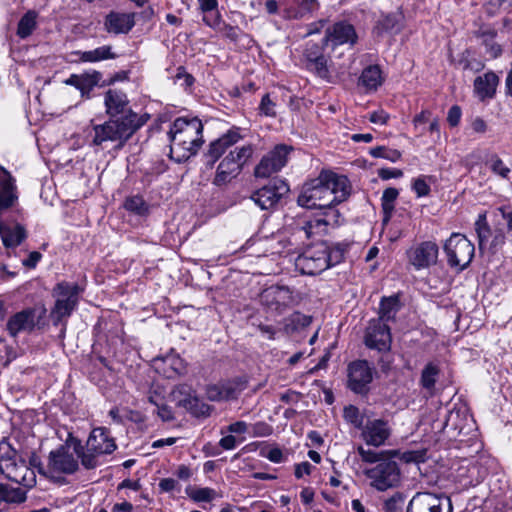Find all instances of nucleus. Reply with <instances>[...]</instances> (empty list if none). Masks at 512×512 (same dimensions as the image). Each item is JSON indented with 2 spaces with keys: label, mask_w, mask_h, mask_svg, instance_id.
Segmentation results:
<instances>
[{
  "label": "nucleus",
  "mask_w": 512,
  "mask_h": 512,
  "mask_svg": "<svg viewBox=\"0 0 512 512\" xmlns=\"http://www.w3.org/2000/svg\"><path fill=\"white\" fill-rule=\"evenodd\" d=\"M343 417L346 422L350 423L357 429L363 428L364 417L360 413L358 407L354 405H348L343 410Z\"/></svg>",
  "instance_id": "42"
},
{
  "label": "nucleus",
  "mask_w": 512,
  "mask_h": 512,
  "mask_svg": "<svg viewBox=\"0 0 512 512\" xmlns=\"http://www.w3.org/2000/svg\"><path fill=\"white\" fill-rule=\"evenodd\" d=\"M38 323L36 309L26 308L13 314L6 323L8 334L15 338L20 333H31Z\"/></svg>",
  "instance_id": "18"
},
{
  "label": "nucleus",
  "mask_w": 512,
  "mask_h": 512,
  "mask_svg": "<svg viewBox=\"0 0 512 512\" xmlns=\"http://www.w3.org/2000/svg\"><path fill=\"white\" fill-rule=\"evenodd\" d=\"M370 155L375 158H384L391 162H396L401 158V153L398 150L390 149L385 146H377L370 149Z\"/></svg>",
  "instance_id": "45"
},
{
  "label": "nucleus",
  "mask_w": 512,
  "mask_h": 512,
  "mask_svg": "<svg viewBox=\"0 0 512 512\" xmlns=\"http://www.w3.org/2000/svg\"><path fill=\"white\" fill-rule=\"evenodd\" d=\"M206 394L211 401H222L224 397L222 395L221 384L210 385L207 387Z\"/></svg>",
  "instance_id": "60"
},
{
  "label": "nucleus",
  "mask_w": 512,
  "mask_h": 512,
  "mask_svg": "<svg viewBox=\"0 0 512 512\" xmlns=\"http://www.w3.org/2000/svg\"><path fill=\"white\" fill-rule=\"evenodd\" d=\"M258 109L261 115L275 117L277 110L276 98L273 97L272 94L266 93L262 97Z\"/></svg>",
  "instance_id": "44"
},
{
  "label": "nucleus",
  "mask_w": 512,
  "mask_h": 512,
  "mask_svg": "<svg viewBox=\"0 0 512 512\" xmlns=\"http://www.w3.org/2000/svg\"><path fill=\"white\" fill-rule=\"evenodd\" d=\"M184 409L196 417H207L212 411L211 406L201 402L197 396H195V401H191V404L187 405Z\"/></svg>",
  "instance_id": "47"
},
{
  "label": "nucleus",
  "mask_w": 512,
  "mask_h": 512,
  "mask_svg": "<svg viewBox=\"0 0 512 512\" xmlns=\"http://www.w3.org/2000/svg\"><path fill=\"white\" fill-rule=\"evenodd\" d=\"M398 195H399V192L396 188L390 187V188H386L383 191V194L381 197V202H382L383 211L386 214L391 213V211H393L394 202L397 199Z\"/></svg>",
  "instance_id": "49"
},
{
  "label": "nucleus",
  "mask_w": 512,
  "mask_h": 512,
  "mask_svg": "<svg viewBox=\"0 0 512 512\" xmlns=\"http://www.w3.org/2000/svg\"><path fill=\"white\" fill-rule=\"evenodd\" d=\"M495 36H496V32L494 30H487V31H483L481 33V37L483 38V43L489 49L490 55L494 58L498 57L502 52L500 45L496 44L493 41Z\"/></svg>",
  "instance_id": "48"
},
{
  "label": "nucleus",
  "mask_w": 512,
  "mask_h": 512,
  "mask_svg": "<svg viewBox=\"0 0 512 512\" xmlns=\"http://www.w3.org/2000/svg\"><path fill=\"white\" fill-rule=\"evenodd\" d=\"M156 412L164 422H170L174 419V413L171 407L164 402L156 403Z\"/></svg>",
  "instance_id": "56"
},
{
  "label": "nucleus",
  "mask_w": 512,
  "mask_h": 512,
  "mask_svg": "<svg viewBox=\"0 0 512 512\" xmlns=\"http://www.w3.org/2000/svg\"><path fill=\"white\" fill-rule=\"evenodd\" d=\"M407 512H453V505L445 493L417 492L410 500Z\"/></svg>",
  "instance_id": "10"
},
{
  "label": "nucleus",
  "mask_w": 512,
  "mask_h": 512,
  "mask_svg": "<svg viewBox=\"0 0 512 512\" xmlns=\"http://www.w3.org/2000/svg\"><path fill=\"white\" fill-rule=\"evenodd\" d=\"M378 176L382 180H389L391 178H400L403 176V171L396 168H381L378 170Z\"/></svg>",
  "instance_id": "59"
},
{
  "label": "nucleus",
  "mask_w": 512,
  "mask_h": 512,
  "mask_svg": "<svg viewBox=\"0 0 512 512\" xmlns=\"http://www.w3.org/2000/svg\"><path fill=\"white\" fill-rule=\"evenodd\" d=\"M292 301V292L286 286H270L261 294V302L278 314H282Z\"/></svg>",
  "instance_id": "17"
},
{
  "label": "nucleus",
  "mask_w": 512,
  "mask_h": 512,
  "mask_svg": "<svg viewBox=\"0 0 512 512\" xmlns=\"http://www.w3.org/2000/svg\"><path fill=\"white\" fill-rule=\"evenodd\" d=\"M71 448L68 436L64 444L49 453L47 471L42 473L51 477L56 474H74L79 469V458L70 451Z\"/></svg>",
  "instance_id": "9"
},
{
  "label": "nucleus",
  "mask_w": 512,
  "mask_h": 512,
  "mask_svg": "<svg viewBox=\"0 0 512 512\" xmlns=\"http://www.w3.org/2000/svg\"><path fill=\"white\" fill-rule=\"evenodd\" d=\"M101 77L102 74L94 70L83 74H72L64 83L77 88L82 96L89 97L90 92L98 85Z\"/></svg>",
  "instance_id": "23"
},
{
  "label": "nucleus",
  "mask_w": 512,
  "mask_h": 512,
  "mask_svg": "<svg viewBox=\"0 0 512 512\" xmlns=\"http://www.w3.org/2000/svg\"><path fill=\"white\" fill-rule=\"evenodd\" d=\"M272 432L273 428L265 422H258L253 425V435L256 437L269 436Z\"/></svg>",
  "instance_id": "58"
},
{
  "label": "nucleus",
  "mask_w": 512,
  "mask_h": 512,
  "mask_svg": "<svg viewBox=\"0 0 512 512\" xmlns=\"http://www.w3.org/2000/svg\"><path fill=\"white\" fill-rule=\"evenodd\" d=\"M42 259V254L38 251L30 252L28 258L22 261L24 267L33 269L37 266L38 262Z\"/></svg>",
  "instance_id": "62"
},
{
  "label": "nucleus",
  "mask_w": 512,
  "mask_h": 512,
  "mask_svg": "<svg viewBox=\"0 0 512 512\" xmlns=\"http://www.w3.org/2000/svg\"><path fill=\"white\" fill-rule=\"evenodd\" d=\"M104 103L107 113L111 117H117L126 112L129 100L125 92L117 89H109L105 93Z\"/></svg>",
  "instance_id": "24"
},
{
  "label": "nucleus",
  "mask_w": 512,
  "mask_h": 512,
  "mask_svg": "<svg viewBox=\"0 0 512 512\" xmlns=\"http://www.w3.org/2000/svg\"><path fill=\"white\" fill-rule=\"evenodd\" d=\"M489 163L490 168L494 173L500 175L503 178L508 177L510 169L504 165L503 161L497 155L491 156Z\"/></svg>",
  "instance_id": "53"
},
{
  "label": "nucleus",
  "mask_w": 512,
  "mask_h": 512,
  "mask_svg": "<svg viewBox=\"0 0 512 512\" xmlns=\"http://www.w3.org/2000/svg\"><path fill=\"white\" fill-rule=\"evenodd\" d=\"M37 16L36 11L29 10L21 17L17 27V35L20 38L25 39L33 33L37 24Z\"/></svg>",
  "instance_id": "37"
},
{
  "label": "nucleus",
  "mask_w": 512,
  "mask_h": 512,
  "mask_svg": "<svg viewBox=\"0 0 512 512\" xmlns=\"http://www.w3.org/2000/svg\"><path fill=\"white\" fill-rule=\"evenodd\" d=\"M69 442L72 443L74 453L80 458L81 464L86 469H94L98 466V457L113 453L117 445L106 427L94 428L84 446L80 439L69 433Z\"/></svg>",
  "instance_id": "3"
},
{
  "label": "nucleus",
  "mask_w": 512,
  "mask_h": 512,
  "mask_svg": "<svg viewBox=\"0 0 512 512\" xmlns=\"http://www.w3.org/2000/svg\"><path fill=\"white\" fill-rule=\"evenodd\" d=\"M357 452L361 457V460L366 463H376L378 464L380 461H383L384 459H387L385 457L384 452H376L373 450H366L363 448V446H359L357 448Z\"/></svg>",
  "instance_id": "51"
},
{
  "label": "nucleus",
  "mask_w": 512,
  "mask_h": 512,
  "mask_svg": "<svg viewBox=\"0 0 512 512\" xmlns=\"http://www.w3.org/2000/svg\"><path fill=\"white\" fill-rule=\"evenodd\" d=\"M358 41L355 27L346 20L337 21L325 29L324 44L335 49L341 45L354 46Z\"/></svg>",
  "instance_id": "12"
},
{
  "label": "nucleus",
  "mask_w": 512,
  "mask_h": 512,
  "mask_svg": "<svg viewBox=\"0 0 512 512\" xmlns=\"http://www.w3.org/2000/svg\"><path fill=\"white\" fill-rule=\"evenodd\" d=\"M499 78L493 72H487L474 81V89L481 99L493 97Z\"/></svg>",
  "instance_id": "29"
},
{
  "label": "nucleus",
  "mask_w": 512,
  "mask_h": 512,
  "mask_svg": "<svg viewBox=\"0 0 512 512\" xmlns=\"http://www.w3.org/2000/svg\"><path fill=\"white\" fill-rule=\"evenodd\" d=\"M2 175L3 178H0V214L10 208L17 198L14 193V178L6 169H2Z\"/></svg>",
  "instance_id": "27"
},
{
  "label": "nucleus",
  "mask_w": 512,
  "mask_h": 512,
  "mask_svg": "<svg viewBox=\"0 0 512 512\" xmlns=\"http://www.w3.org/2000/svg\"><path fill=\"white\" fill-rule=\"evenodd\" d=\"M149 119L150 115L147 113H144L143 115H138L132 110H127V113L121 118L120 122L117 124V128H141L147 123Z\"/></svg>",
  "instance_id": "38"
},
{
  "label": "nucleus",
  "mask_w": 512,
  "mask_h": 512,
  "mask_svg": "<svg viewBox=\"0 0 512 512\" xmlns=\"http://www.w3.org/2000/svg\"><path fill=\"white\" fill-rule=\"evenodd\" d=\"M289 191V185L285 180L274 178L267 185L256 190L251 195V199L262 210H269L275 208Z\"/></svg>",
  "instance_id": "11"
},
{
  "label": "nucleus",
  "mask_w": 512,
  "mask_h": 512,
  "mask_svg": "<svg viewBox=\"0 0 512 512\" xmlns=\"http://www.w3.org/2000/svg\"><path fill=\"white\" fill-rule=\"evenodd\" d=\"M224 400H234L247 388V380L236 378L232 381L221 384Z\"/></svg>",
  "instance_id": "36"
},
{
  "label": "nucleus",
  "mask_w": 512,
  "mask_h": 512,
  "mask_svg": "<svg viewBox=\"0 0 512 512\" xmlns=\"http://www.w3.org/2000/svg\"><path fill=\"white\" fill-rule=\"evenodd\" d=\"M350 192L346 176L322 171L317 178L304 184L298 204L309 209H326L345 201Z\"/></svg>",
  "instance_id": "1"
},
{
  "label": "nucleus",
  "mask_w": 512,
  "mask_h": 512,
  "mask_svg": "<svg viewBox=\"0 0 512 512\" xmlns=\"http://www.w3.org/2000/svg\"><path fill=\"white\" fill-rule=\"evenodd\" d=\"M461 115L462 113L460 107L457 105L452 106L447 114V121L449 125L452 127L457 126L460 122Z\"/></svg>",
  "instance_id": "61"
},
{
  "label": "nucleus",
  "mask_w": 512,
  "mask_h": 512,
  "mask_svg": "<svg viewBox=\"0 0 512 512\" xmlns=\"http://www.w3.org/2000/svg\"><path fill=\"white\" fill-rule=\"evenodd\" d=\"M158 486L162 492H171L178 486V482L173 478H163Z\"/></svg>",
  "instance_id": "64"
},
{
  "label": "nucleus",
  "mask_w": 512,
  "mask_h": 512,
  "mask_svg": "<svg viewBox=\"0 0 512 512\" xmlns=\"http://www.w3.org/2000/svg\"><path fill=\"white\" fill-rule=\"evenodd\" d=\"M289 148L286 145H278L255 167L254 175L257 178H268L280 171L287 163Z\"/></svg>",
  "instance_id": "13"
},
{
  "label": "nucleus",
  "mask_w": 512,
  "mask_h": 512,
  "mask_svg": "<svg viewBox=\"0 0 512 512\" xmlns=\"http://www.w3.org/2000/svg\"><path fill=\"white\" fill-rule=\"evenodd\" d=\"M367 347L378 351H387L391 345V333L387 323L382 320H370L365 333Z\"/></svg>",
  "instance_id": "16"
},
{
  "label": "nucleus",
  "mask_w": 512,
  "mask_h": 512,
  "mask_svg": "<svg viewBox=\"0 0 512 512\" xmlns=\"http://www.w3.org/2000/svg\"><path fill=\"white\" fill-rule=\"evenodd\" d=\"M405 504V498L402 493L396 492L388 498L383 504L384 512H402Z\"/></svg>",
  "instance_id": "46"
},
{
  "label": "nucleus",
  "mask_w": 512,
  "mask_h": 512,
  "mask_svg": "<svg viewBox=\"0 0 512 512\" xmlns=\"http://www.w3.org/2000/svg\"><path fill=\"white\" fill-rule=\"evenodd\" d=\"M124 208L138 216H145L149 214V205L143 197L139 195L127 197L124 202Z\"/></svg>",
  "instance_id": "39"
},
{
  "label": "nucleus",
  "mask_w": 512,
  "mask_h": 512,
  "mask_svg": "<svg viewBox=\"0 0 512 512\" xmlns=\"http://www.w3.org/2000/svg\"><path fill=\"white\" fill-rule=\"evenodd\" d=\"M325 46L329 45L324 44L323 41L321 43L307 42L303 52L306 68L321 78L327 77L329 73L327 58L324 54Z\"/></svg>",
  "instance_id": "15"
},
{
  "label": "nucleus",
  "mask_w": 512,
  "mask_h": 512,
  "mask_svg": "<svg viewBox=\"0 0 512 512\" xmlns=\"http://www.w3.org/2000/svg\"><path fill=\"white\" fill-rule=\"evenodd\" d=\"M173 401L176 402L177 406L185 408L191 404V401H195V391L192 386L188 384L176 385L170 394Z\"/></svg>",
  "instance_id": "33"
},
{
  "label": "nucleus",
  "mask_w": 512,
  "mask_h": 512,
  "mask_svg": "<svg viewBox=\"0 0 512 512\" xmlns=\"http://www.w3.org/2000/svg\"><path fill=\"white\" fill-rule=\"evenodd\" d=\"M389 436L388 424L382 419L368 421L362 430V437L366 444L375 447L383 445Z\"/></svg>",
  "instance_id": "22"
},
{
  "label": "nucleus",
  "mask_w": 512,
  "mask_h": 512,
  "mask_svg": "<svg viewBox=\"0 0 512 512\" xmlns=\"http://www.w3.org/2000/svg\"><path fill=\"white\" fill-rule=\"evenodd\" d=\"M312 468L313 466L307 461L296 464L294 472L295 477L300 479L303 477V475H310Z\"/></svg>",
  "instance_id": "63"
},
{
  "label": "nucleus",
  "mask_w": 512,
  "mask_h": 512,
  "mask_svg": "<svg viewBox=\"0 0 512 512\" xmlns=\"http://www.w3.org/2000/svg\"><path fill=\"white\" fill-rule=\"evenodd\" d=\"M444 252L447 256L448 265L458 268L459 271L466 269L471 263L475 247L474 244L463 234L452 233L444 244Z\"/></svg>",
  "instance_id": "6"
},
{
  "label": "nucleus",
  "mask_w": 512,
  "mask_h": 512,
  "mask_svg": "<svg viewBox=\"0 0 512 512\" xmlns=\"http://www.w3.org/2000/svg\"><path fill=\"white\" fill-rule=\"evenodd\" d=\"M475 230L478 236V247L479 250H483L485 242L490 236V227L487 223L485 215H479L475 222Z\"/></svg>",
  "instance_id": "40"
},
{
  "label": "nucleus",
  "mask_w": 512,
  "mask_h": 512,
  "mask_svg": "<svg viewBox=\"0 0 512 512\" xmlns=\"http://www.w3.org/2000/svg\"><path fill=\"white\" fill-rule=\"evenodd\" d=\"M135 130H95V136L92 140L93 145L108 148L121 149L125 143L132 137Z\"/></svg>",
  "instance_id": "20"
},
{
  "label": "nucleus",
  "mask_w": 512,
  "mask_h": 512,
  "mask_svg": "<svg viewBox=\"0 0 512 512\" xmlns=\"http://www.w3.org/2000/svg\"><path fill=\"white\" fill-rule=\"evenodd\" d=\"M383 82L381 70L377 65H371L365 68L359 78V85L367 91H375Z\"/></svg>",
  "instance_id": "30"
},
{
  "label": "nucleus",
  "mask_w": 512,
  "mask_h": 512,
  "mask_svg": "<svg viewBox=\"0 0 512 512\" xmlns=\"http://www.w3.org/2000/svg\"><path fill=\"white\" fill-rule=\"evenodd\" d=\"M399 308L397 296L383 297L379 307V317L376 320H382L384 323L394 319Z\"/></svg>",
  "instance_id": "35"
},
{
  "label": "nucleus",
  "mask_w": 512,
  "mask_h": 512,
  "mask_svg": "<svg viewBox=\"0 0 512 512\" xmlns=\"http://www.w3.org/2000/svg\"><path fill=\"white\" fill-rule=\"evenodd\" d=\"M200 9L204 13L213 12L215 11V15L212 18H209L208 16L203 17V21L211 26L214 27L219 24V15L216 11L218 3L217 0H198Z\"/></svg>",
  "instance_id": "41"
},
{
  "label": "nucleus",
  "mask_w": 512,
  "mask_h": 512,
  "mask_svg": "<svg viewBox=\"0 0 512 512\" xmlns=\"http://www.w3.org/2000/svg\"><path fill=\"white\" fill-rule=\"evenodd\" d=\"M0 236L6 248H15L26 239L27 232L20 224L10 227L0 222Z\"/></svg>",
  "instance_id": "28"
},
{
  "label": "nucleus",
  "mask_w": 512,
  "mask_h": 512,
  "mask_svg": "<svg viewBox=\"0 0 512 512\" xmlns=\"http://www.w3.org/2000/svg\"><path fill=\"white\" fill-rule=\"evenodd\" d=\"M81 292L82 288L77 283L62 281L56 284L53 289V296L56 300L50 312L54 325L60 324L71 316L78 305Z\"/></svg>",
  "instance_id": "4"
},
{
  "label": "nucleus",
  "mask_w": 512,
  "mask_h": 512,
  "mask_svg": "<svg viewBox=\"0 0 512 512\" xmlns=\"http://www.w3.org/2000/svg\"><path fill=\"white\" fill-rule=\"evenodd\" d=\"M241 136L235 130H228V132L221 138L213 141L209 145L207 156L211 158L210 165H213L216 160L225 152L231 145L235 144Z\"/></svg>",
  "instance_id": "26"
},
{
  "label": "nucleus",
  "mask_w": 512,
  "mask_h": 512,
  "mask_svg": "<svg viewBox=\"0 0 512 512\" xmlns=\"http://www.w3.org/2000/svg\"><path fill=\"white\" fill-rule=\"evenodd\" d=\"M439 374H440L439 367L432 362H429L428 364H426L421 372V377H420V381H419L420 386L430 396H433L435 394V384L437 382Z\"/></svg>",
  "instance_id": "31"
},
{
  "label": "nucleus",
  "mask_w": 512,
  "mask_h": 512,
  "mask_svg": "<svg viewBox=\"0 0 512 512\" xmlns=\"http://www.w3.org/2000/svg\"><path fill=\"white\" fill-rule=\"evenodd\" d=\"M369 121L375 125H388L389 115L384 110H378L367 115Z\"/></svg>",
  "instance_id": "57"
},
{
  "label": "nucleus",
  "mask_w": 512,
  "mask_h": 512,
  "mask_svg": "<svg viewBox=\"0 0 512 512\" xmlns=\"http://www.w3.org/2000/svg\"><path fill=\"white\" fill-rule=\"evenodd\" d=\"M83 62H98L107 59H115L117 55L112 51V46L105 45L94 50L78 52Z\"/></svg>",
  "instance_id": "34"
},
{
  "label": "nucleus",
  "mask_w": 512,
  "mask_h": 512,
  "mask_svg": "<svg viewBox=\"0 0 512 512\" xmlns=\"http://www.w3.org/2000/svg\"><path fill=\"white\" fill-rule=\"evenodd\" d=\"M412 189L416 193L417 197L428 196L431 191L424 176H420L413 181Z\"/></svg>",
  "instance_id": "54"
},
{
  "label": "nucleus",
  "mask_w": 512,
  "mask_h": 512,
  "mask_svg": "<svg viewBox=\"0 0 512 512\" xmlns=\"http://www.w3.org/2000/svg\"><path fill=\"white\" fill-rule=\"evenodd\" d=\"M26 500V492L19 486L0 483V504L1 503H22Z\"/></svg>",
  "instance_id": "32"
},
{
  "label": "nucleus",
  "mask_w": 512,
  "mask_h": 512,
  "mask_svg": "<svg viewBox=\"0 0 512 512\" xmlns=\"http://www.w3.org/2000/svg\"><path fill=\"white\" fill-rule=\"evenodd\" d=\"M326 225L327 222L325 219H313L306 221L301 227H299L298 232L304 233L306 238H310L312 235L319 233Z\"/></svg>",
  "instance_id": "43"
},
{
  "label": "nucleus",
  "mask_w": 512,
  "mask_h": 512,
  "mask_svg": "<svg viewBox=\"0 0 512 512\" xmlns=\"http://www.w3.org/2000/svg\"><path fill=\"white\" fill-rule=\"evenodd\" d=\"M17 451L6 439L0 441V474L12 479L11 473L17 466Z\"/></svg>",
  "instance_id": "25"
},
{
  "label": "nucleus",
  "mask_w": 512,
  "mask_h": 512,
  "mask_svg": "<svg viewBox=\"0 0 512 512\" xmlns=\"http://www.w3.org/2000/svg\"><path fill=\"white\" fill-rule=\"evenodd\" d=\"M373 380V370L368 361L357 360L348 366V387L357 394L367 391L368 385Z\"/></svg>",
  "instance_id": "14"
},
{
  "label": "nucleus",
  "mask_w": 512,
  "mask_h": 512,
  "mask_svg": "<svg viewBox=\"0 0 512 512\" xmlns=\"http://www.w3.org/2000/svg\"><path fill=\"white\" fill-rule=\"evenodd\" d=\"M345 252L346 245L330 246L327 242H318L296 258L295 266L302 274L317 275L342 262Z\"/></svg>",
  "instance_id": "2"
},
{
  "label": "nucleus",
  "mask_w": 512,
  "mask_h": 512,
  "mask_svg": "<svg viewBox=\"0 0 512 512\" xmlns=\"http://www.w3.org/2000/svg\"><path fill=\"white\" fill-rule=\"evenodd\" d=\"M260 454L273 463H281L284 460L282 450L279 447H272L267 451L262 449Z\"/></svg>",
  "instance_id": "55"
},
{
  "label": "nucleus",
  "mask_w": 512,
  "mask_h": 512,
  "mask_svg": "<svg viewBox=\"0 0 512 512\" xmlns=\"http://www.w3.org/2000/svg\"><path fill=\"white\" fill-rule=\"evenodd\" d=\"M203 130H169L170 157L181 163L195 155L203 144Z\"/></svg>",
  "instance_id": "5"
},
{
  "label": "nucleus",
  "mask_w": 512,
  "mask_h": 512,
  "mask_svg": "<svg viewBox=\"0 0 512 512\" xmlns=\"http://www.w3.org/2000/svg\"><path fill=\"white\" fill-rule=\"evenodd\" d=\"M370 486L378 491L397 487L400 483V469L396 461L387 458L364 471Z\"/></svg>",
  "instance_id": "8"
},
{
  "label": "nucleus",
  "mask_w": 512,
  "mask_h": 512,
  "mask_svg": "<svg viewBox=\"0 0 512 512\" xmlns=\"http://www.w3.org/2000/svg\"><path fill=\"white\" fill-rule=\"evenodd\" d=\"M252 154L253 149L250 145L231 151L218 165L213 183L217 186L230 183L240 174Z\"/></svg>",
  "instance_id": "7"
},
{
  "label": "nucleus",
  "mask_w": 512,
  "mask_h": 512,
  "mask_svg": "<svg viewBox=\"0 0 512 512\" xmlns=\"http://www.w3.org/2000/svg\"><path fill=\"white\" fill-rule=\"evenodd\" d=\"M103 24L110 34H127L135 25V14L111 11L105 16Z\"/></svg>",
  "instance_id": "21"
},
{
  "label": "nucleus",
  "mask_w": 512,
  "mask_h": 512,
  "mask_svg": "<svg viewBox=\"0 0 512 512\" xmlns=\"http://www.w3.org/2000/svg\"><path fill=\"white\" fill-rule=\"evenodd\" d=\"M439 248L433 241H424L409 251L410 263L417 269L427 268L437 262Z\"/></svg>",
  "instance_id": "19"
},
{
  "label": "nucleus",
  "mask_w": 512,
  "mask_h": 512,
  "mask_svg": "<svg viewBox=\"0 0 512 512\" xmlns=\"http://www.w3.org/2000/svg\"><path fill=\"white\" fill-rule=\"evenodd\" d=\"M216 491L209 487L197 488L189 496L195 502H210L216 497Z\"/></svg>",
  "instance_id": "50"
},
{
  "label": "nucleus",
  "mask_w": 512,
  "mask_h": 512,
  "mask_svg": "<svg viewBox=\"0 0 512 512\" xmlns=\"http://www.w3.org/2000/svg\"><path fill=\"white\" fill-rule=\"evenodd\" d=\"M190 126L191 128H203V123L197 117L182 116L178 117L173 122V128H185Z\"/></svg>",
  "instance_id": "52"
}]
</instances>
